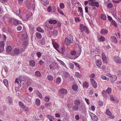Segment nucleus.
Returning a JSON list of instances; mask_svg holds the SVG:
<instances>
[{"label": "nucleus", "mask_w": 121, "mask_h": 121, "mask_svg": "<svg viewBox=\"0 0 121 121\" xmlns=\"http://www.w3.org/2000/svg\"><path fill=\"white\" fill-rule=\"evenodd\" d=\"M82 105L81 104L80 101L76 99L74 101V105L73 106V109L75 111H77L79 109V111L82 112Z\"/></svg>", "instance_id": "1"}, {"label": "nucleus", "mask_w": 121, "mask_h": 121, "mask_svg": "<svg viewBox=\"0 0 121 121\" xmlns=\"http://www.w3.org/2000/svg\"><path fill=\"white\" fill-rule=\"evenodd\" d=\"M73 41V38L72 36L70 35L68 36L65 39V43L67 45H69L70 44L72 43Z\"/></svg>", "instance_id": "2"}, {"label": "nucleus", "mask_w": 121, "mask_h": 121, "mask_svg": "<svg viewBox=\"0 0 121 121\" xmlns=\"http://www.w3.org/2000/svg\"><path fill=\"white\" fill-rule=\"evenodd\" d=\"M70 58L71 59H75L77 58L80 55V53H78L75 50H73L70 52Z\"/></svg>", "instance_id": "3"}, {"label": "nucleus", "mask_w": 121, "mask_h": 121, "mask_svg": "<svg viewBox=\"0 0 121 121\" xmlns=\"http://www.w3.org/2000/svg\"><path fill=\"white\" fill-rule=\"evenodd\" d=\"M80 29L81 30V32H82V30H84L86 33L88 34L89 33V31L86 26L82 24L80 25Z\"/></svg>", "instance_id": "4"}, {"label": "nucleus", "mask_w": 121, "mask_h": 121, "mask_svg": "<svg viewBox=\"0 0 121 121\" xmlns=\"http://www.w3.org/2000/svg\"><path fill=\"white\" fill-rule=\"evenodd\" d=\"M19 106L22 108L24 110L27 111L28 110V107L25 105L22 102L19 101Z\"/></svg>", "instance_id": "5"}, {"label": "nucleus", "mask_w": 121, "mask_h": 121, "mask_svg": "<svg viewBox=\"0 0 121 121\" xmlns=\"http://www.w3.org/2000/svg\"><path fill=\"white\" fill-rule=\"evenodd\" d=\"M44 25L48 28L49 29L51 30L53 28V25L50 23H48L47 22L44 23Z\"/></svg>", "instance_id": "6"}, {"label": "nucleus", "mask_w": 121, "mask_h": 121, "mask_svg": "<svg viewBox=\"0 0 121 121\" xmlns=\"http://www.w3.org/2000/svg\"><path fill=\"white\" fill-rule=\"evenodd\" d=\"M12 50V48L10 46H8L6 48V52L7 54H10L12 55H14V54L11 53Z\"/></svg>", "instance_id": "7"}, {"label": "nucleus", "mask_w": 121, "mask_h": 121, "mask_svg": "<svg viewBox=\"0 0 121 121\" xmlns=\"http://www.w3.org/2000/svg\"><path fill=\"white\" fill-rule=\"evenodd\" d=\"M90 115L93 121H97L98 118L96 115L92 113H91Z\"/></svg>", "instance_id": "8"}, {"label": "nucleus", "mask_w": 121, "mask_h": 121, "mask_svg": "<svg viewBox=\"0 0 121 121\" xmlns=\"http://www.w3.org/2000/svg\"><path fill=\"white\" fill-rule=\"evenodd\" d=\"M97 38L98 41L100 42H103L105 40L104 37L102 35H98L97 36Z\"/></svg>", "instance_id": "9"}, {"label": "nucleus", "mask_w": 121, "mask_h": 121, "mask_svg": "<svg viewBox=\"0 0 121 121\" xmlns=\"http://www.w3.org/2000/svg\"><path fill=\"white\" fill-rule=\"evenodd\" d=\"M113 59L114 61L118 63H121V60L120 58L117 56H115L113 57Z\"/></svg>", "instance_id": "10"}, {"label": "nucleus", "mask_w": 121, "mask_h": 121, "mask_svg": "<svg viewBox=\"0 0 121 121\" xmlns=\"http://www.w3.org/2000/svg\"><path fill=\"white\" fill-rule=\"evenodd\" d=\"M91 84L93 86V87L96 88L97 87V85L96 82L94 79H91L90 80Z\"/></svg>", "instance_id": "11"}, {"label": "nucleus", "mask_w": 121, "mask_h": 121, "mask_svg": "<svg viewBox=\"0 0 121 121\" xmlns=\"http://www.w3.org/2000/svg\"><path fill=\"white\" fill-rule=\"evenodd\" d=\"M52 43L53 46L54 48L60 52V51H58V48H59V45L57 44L54 42L53 40L52 39Z\"/></svg>", "instance_id": "12"}, {"label": "nucleus", "mask_w": 121, "mask_h": 121, "mask_svg": "<svg viewBox=\"0 0 121 121\" xmlns=\"http://www.w3.org/2000/svg\"><path fill=\"white\" fill-rule=\"evenodd\" d=\"M29 13L30 15H29L28 14L24 15V17L23 18V19L25 21H26L28 20V19L30 17V16L31 15V13Z\"/></svg>", "instance_id": "13"}, {"label": "nucleus", "mask_w": 121, "mask_h": 121, "mask_svg": "<svg viewBox=\"0 0 121 121\" xmlns=\"http://www.w3.org/2000/svg\"><path fill=\"white\" fill-rule=\"evenodd\" d=\"M108 31L106 29H102L100 31V33L102 35H105L108 33Z\"/></svg>", "instance_id": "14"}, {"label": "nucleus", "mask_w": 121, "mask_h": 121, "mask_svg": "<svg viewBox=\"0 0 121 121\" xmlns=\"http://www.w3.org/2000/svg\"><path fill=\"white\" fill-rule=\"evenodd\" d=\"M101 56L103 62L105 63H107V61L104 53H102L101 54Z\"/></svg>", "instance_id": "15"}, {"label": "nucleus", "mask_w": 121, "mask_h": 121, "mask_svg": "<svg viewBox=\"0 0 121 121\" xmlns=\"http://www.w3.org/2000/svg\"><path fill=\"white\" fill-rule=\"evenodd\" d=\"M110 40L111 41L115 43H117V41L116 38L114 36H111L110 38Z\"/></svg>", "instance_id": "16"}, {"label": "nucleus", "mask_w": 121, "mask_h": 121, "mask_svg": "<svg viewBox=\"0 0 121 121\" xmlns=\"http://www.w3.org/2000/svg\"><path fill=\"white\" fill-rule=\"evenodd\" d=\"M35 74L36 76L39 77H40L42 76L41 73L39 71H36L35 73Z\"/></svg>", "instance_id": "17"}, {"label": "nucleus", "mask_w": 121, "mask_h": 121, "mask_svg": "<svg viewBox=\"0 0 121 121\" xmlns=\"http://www.w3.org/2000/svg\"><path fill=\"white\" fill-rule=\"evenodd\" d=\"M66 52L65 46L62 47L61 48V54L63 55H65Z\"/></svg>", "instance_id": "18"}, {"label": "nucleus", "mask_w": 121, "mask_h": 121, "mask_svg": "<svg viewBox=\"0 0 121 121\" xmlns=\"http://www.w3.org/2000/svg\"><path fill=\"white\" fill-rule=\"evenodd\" d=\"M96 66L99 67H100L102 65V62L99 60H97L96 61Z\"/></svg>", "instance_id": "19"}, {"label": "nucleus", "mask_w": 121, "mask_h": 121, "mask_svg": "<svg viewBox=\"0 0 121 121\" xmlns=\"http://www.w3.org/2000/svg\"><path fill=\"white\" fill-rule=\"evenodd\" d=\"M117 77L115 75H113L110 77V79L111 81L112 82H114L117 79Z\"/></svg>", "instance_id": "20"}, {"label": "nucleus", "mask_w": 121, "mask_h": 121, "mask_svg": "<svg viewBox=\"0 0 121 121\" xmlns=\"http://www.w3.org/2000/svg\"><path fill=\"white\" fill-rule=\"evenodd\" d=\"M69 75V74L68 72H65L64 73L63 75H62L63 78V79L64 80L65 79L67 78L68 76Z\"/></svg>", "instance_id": "21"}, {"label": "nucleus", "mask_w": 121, "mask_h": 121, "mask_svg": "<svg viewBox=\"0 0 121 121\" xmlns=\"http://www.w3.org/2000/svg\"><path fill=\"white\" fill-rule=\"evenodd\" d=\"M26 7L28 8H30V7H34L35 6V4L34 3L32 4L29 3H28L26 5Z\"/></svg>", "instance_id": "22"}, {"label": "nucleus", "mask_w": 121, "mask_h": 121, "mask_svg": "<svg viewBox=\"0 0 121 121\" xmlns=\"http://www.w3.org/2000/svg\"><path fill=\"white\" fill-rule=\"evenodd\" d=\"M67 93V90L65 89L62 88L61 89V94H65Z\"/></svg>", "instance_id": "23"}, {"label": "nucleus", "mask_w": 121, "mask_h": 121, "mask_svg": "<svg viewBox=\"0 0 121 121\" xmlns=\"http://www.w3.org/2000/svg\"><path fill=\"white\" fill-rule=\"evenodd\" d=\"M27 78H28L26 76H24L23 77L20 76L19 78V79L21 80L24 81L26 80V79H27Z\"/></svg>", "instance_id": "24"}, {"label": "nucleus", "mask_w": 121, "mask_h": 121, "mask_svg": "<svg viewBox=\"0 0 121 121\" xmlns=\"http://www.w3.org/2000/svg\"><path fill=\"white\" fill-rule=\"evenodd\" d=\"M35 36L37 38L39 39H41L42 37L41 34L39 32H37L36 33Z\"/></svg>", "instance_id": "25"}, {"label": "nucleus", "mask_w": 121, "mask_h": 121, "mask_svg": "<svg viewBox=\"0 0 121 121\" xmlns=\"http://www.w3.org/2000/svg\"><path fill=\"white\" fill-rule=\"evenodd\" d=\"M36 30L37 31L39 32L42 33H43L44 32V30L40 27H38L36 28Z\"/></svg>", "instance_id": "26"}, {"label": "nucleus", "mask_w": 121, "mask_h": 121, "mask_svg": "<svg viewBox=\"0 0 121 121\" xmlns=\"http://www.w3.org/2000/svg\"><path fill=\"white\" fill-rule=\"evenodd\" d=\"M48 22L50 23H51L52 24H53L54 25V24L56 23L57 22L55 20L50 19L49 21Z\"/></svg>", "instance_id": "27"}, {"label": "nucleus", "mask_w": 121, "mask_h": 121, "mask_svg": "<svg viewBox=\"0 0 121 121\" xmlns=\"http://www.w3.org/2000/svg\"><path fill=\"white\" fill-rule=\"evenodd\" d=\"M14 54L15 55H18L20 52L19 50L17 48H15L14 50Z\"/></svg>", "instance_id": "28"}, {"label": "nucleus", "mask_w": 121, "mask_h": 121, "mask_svg": "<svg viewBox=\"0 0 121 121\" xmlns=\"http://www.w3.org/2000/svg\"><path fill=\"white\" fill-rule=\"evenodd\" d=\"M47 117L49 119L50 121H53V120H54L53 117L49 115H47Z\"/></svg>", "instance_id": "29"}, {"label": "nucleus", "mask_w": 121, "mask_h": 121, "mask_svg": "<svg viewBox=\"0 0 121 121\" xmlns=\"http://www.w3.org/2000/svg\"><path fill=\"white\" fill-rule=\"evenodd\" d=\"M29 64L31 66L33 67L35 65V63L34 60H32L30 61Z\"/></svg>", "instance_id": "30"}, {"label": "nucleus", "mask_w": 121, "mask_h": 121, "mask_svg": "<svg viewBox=\"0 0 121 121\" xmlns=\"http://www.w3.org/2000/svg\"><path fill=\"white\" fill-rule=\"evenodd\" d=\"M35 103L36 105L39 106L40 105V100L38 98L36 99L35 100Z\"/></svg>", "instance_id": "31"}, {"label": "nucleus", "mask_w": 121, "mask_h": 121, "mask_svg": "<svg viewBox=\"0 0 121 121\" xmlns=\"http://www.w3.org/2000/svg\"><path fill=\"white\" fill-rule=\"evenodd\" d=\"M20 23L19 21L14 19V21L13 22V24L15 25H17L19 24Z\"/></svg>", "instance_id": "32"}, {"label": "nucleus", "mask_w": 121, "mask_h": 121, "mask_svg": "<svg viewBox=\"0 0 121 121\" xmlns=\"http://www.w3.org/2000/svg\"><path fill=\"white\" fill-rule=\"evenodd\" d=\"M72 88L73 90L76 91L78 89V86L76 85H73L72 86Z\"/></svg>", "instance_id": "33"}, {"label": "nucleus", "mask_w": 121, "mask_h": 121, "mask_svg": "<svg viewBox=\"0 0 121 121\" xmlns=\"http://www.w3.org/2000/svg\"><path fill=\"white\" fill-rule=\"evenodd\" d=\"M102 95L104 98H106L107 96L106 92L104 90L102 92Z\"/></svg>", "instance_id": "34"}, {"label": "nucleus", "mask_w": 121, "mask_h": 121, "mask_svg": "<svg viewBox=\"0 0 121 121\" xmlns=\"http://www.w3.org/2000/svg\"><path fill=\"white\" fill-rule=\"evenodd\" d=\"M89 86L88 84L86 82H85L83 83V87L87 88Z\"/></svg>", "instance_id": "35"}, {"label": "nucleus", "mask_w": 121, "mask_h": 121, "mask_svg": "<svg viewBox=\"0 0 121 121\" xmlns=\"http://www.w3.org/2000/svg\"><path fill=\"white\" fill-rule=\"evenodd\" d=\"M7 99L9 103L10 104L12 103V97L10 96H8L7 97Z\"/></svg>", "instance_id": "36"}, {"label": "nucleus", "mask_w": 121, "mask_h": 121, "mask_svg": "<svg viewBox=\"0 0 121 121\" xmlns=\"http://www.w3.org/2000/svg\"><path fill=\"white\" fill-rule=\"evenodd\" d=\"M50 96H46L44 98V100L46 102H48L49 100Z\"/></svg>", "instance_id": "37"}, {"label": "nucleus", "mask_w": 121, "mask_h": 121, "mask_svg": "<svg viewBox=\"0 0 121 121\" xmlns=\"http://www.w3.org/2000/svg\"><path fill=\"white\" fill-rule=\"evenodd\" d=\"M36 94L37 95H38L39 97L40 98H42V95L39 91H36Z\"/></svg>", "instance_id": "38"}, {"label": "nucleus", "mask_w": 121, "mask_h": 121, "mask_svg": "<svg viewBox=\"0 0 121 121\" xmlns=\"http://www.w3.org/2000/svg\"><path fill=\"white\" fill-rule=\"evenodd\" d=\"M27 44L28 43L26 41H24L23 42V44L22 47L24 48H26Z\"/></svg>", "instance_id": "39"}, {"label": "nucleus", "mask_w": 121, "mask_h": 121, "mask_svg": "<svg viewBox=\"0 0 121 121\" xmlns=\"http://www.w3.org/2000/svg\"><path fill=\"white\" fill-rule=\"evenodd\" d=\"M112 24L116 27H117L118 26L116 23L113 20H112L111 22Z\"/></svg>", "instance_id": "40"}, {"label": "nucleus", "mask_w": 121, "mask_h": 121, "mask_svg": "<svg viewBox=\"0 0 121 121\" xmlns=\"http://www.w3.org/2000/svg\"><path fill=\"white\" fill-rule=\"evenodd\" d=\"M3 82L4 85L6 87L8 86V81L7 79H4L3 81Z\"/></svg>", "instance_id": "41"}, {"label": "nucleus", "mask_w": 121, "mask_h": 121, "mask_svg": "<svg viewBox=\"0 0 121 121\" xmlns=\"http://www.w3.org/2000/svg\"><path fill=\"white\" fill-rule=\"evenodd\" d=\"M100 17L104 20H105L106 19V16L105 14H102L101 15Z\"/></svg>", "instance_id": "42"}, {"label": "nucleus", "mask_w": 121, "mask_h": 121, "mask_svg": "<svg viewBox=\"0 0 121 121\" xmlns=\"http://www.w3.org/2000/svg\"><path fill=\"white\" fill-rule=\"evenodd\" d=\"M48 79L50 81H52L53 79V77L51 75H48L47 77Z\"/></svg>", "instance_id": "43"}, {"label": "nucleus", "mask_w": 121, "mask_h": 121, "mask_svg": "<svg viewBox=\"0 0 121 121\" xmlns=\"http://www.w3.org/2000/svg\"><path fill=\"white\" fill-rule=\"evenodd\" d=\"M58 31L56 29H54L53 32V34L55 36L56 35L58 34Z\"/></svg>", "instance_id": "44"}, {"label": "nucleus", "mask_w": 121, "mask_h": 121, "mask_svg": "<svg viewBox=\"0 0 121 121\" xmlns=\"http://www.w3.org/2000/svg\"><path fill=\"white\" fill-rule=\"evenodd\" d=\"M19 80L20 81V83L19 82V85L20 86H22L24 83V81L21 80Z\"/></svg>", "instance_id": "45"}, {"label": "nucleus", "mask_w": 121, "mask_h": 121, "mask_svg": "<svg viewBox=\"0 0 121 121\" xmlns=\"http://www.w3.org/2000/svg\"><path fill=\"white\" fill-rule=\"evenodd\" d=\"M16 13L19 16L22 13V10H21L20 9H18L16 11Z\"/></svg>", "instance_id": "46"}, {"label": "nucleus", "mask_w": 121, "mask_h": 121, "mask_svg": "<svg viewBox=\"0 0 121 121\" xmlns=\"http://www.w3.org/2000/svg\"><path fill=\"white\" fill-rule=\"evenodd\" d=\"M78 11L80 13H82V14H83V10L80 7H78Z\"/></svg>", "instance_id": "47"}, {"label": "nucleus", "mask_w": 121, "mask_h": 121, "mask_svg": "<svg viewBox=\"0 0 121 121\" xmlns=\"http://www.w3.org/2000/svg\"><path fill=\"white\" fill-rule=\"evenodd\" d=\"M106 92L110 94L111 92V89L109 87H108L107 89L106 90Z\"/></svg>", "instance_id": "48"}, {"label": "nucleus", "mask_w": 121, "mask_h": 121, "mask_svg": "<svg viewBox=\"0 0 121 121\" xmlns=\"http://www.w3.org/2000/svg\"><path fill=\"white\" fill-rule=\"evenodd\" d=\"M106 114L110 116L111 114V112L108 109L106 110Z\"/></svg>", "instance_id": "49"}, {"label": "nucleus", "mask_w": 121, "mask_h": 121, "mask_svg": "<svg viewBox=\"0 0 121 121\" xmlns=\"http://www.w3.org/2000/svg\"><path fill=\"white\" fill-rule=\"evenodd\" d=\"M56 82L57 84H59L60 83V77H58L56 79Z\"/></svg>", "instance_id": "50"}, {"label": "nucleus", "mask_w": 121, "mask_h": 121, "mask_svg": "<svg viewBox=\"0 0 121 121\" xmlns=\"http://www.w3.org/2000/svg\"><path fill=\"white\" fill-rule=\"evenodd\" d=\"M75 74V76L78 78H80L81 77V75L78 72H76Z\"/></svg>", "instance_id": "51"}, {"label": "nucleus", "mask_w": 121, "mask_h": 121, "mask_svg": "<svg viewBox=\"0 0 121 121\" xmlns=\"http://www.w3.org/2000/svg\"><path fill=\"white\" fill-rule=\"evenodd\" d=\"M9 22L11 23L13 22V21H14V19L12 18H10L9 19Z\"/></svg>", "instance_id": "52"}, {"label": "nucleus", "mask_w": 121, "mask_h": 121, "mask_svg": "<svg viewBox=\"0 0 121 121\" xmlns=\"http://www.w3.org/2000/svg\"><path fill=\"white\" fill-rule=\"evenodd\" d=\"M95 75L94 73H92L90 76V80L91 79H93L95 77Z\"/></svg>", "instance_id": "53"}, {"label": "nucleus", "mask_w": 121, "mask_h": 121, "mask_svg": "<svg viewBox=\"0 0 121 121\" xmlns=\"http://www.w3.org/2000/svg\"><path fill=\"white\" fill-rule=\"evenodd\" d=\"M52 8L51 6H49L48 8V11L49 12L52 11Z\"/></svg>", "instance_id": "54"}, {"label": "nucleus", "mask_w": 121, "mask_h": 121, "mask_svg": "<svg viewBox=\"0 0 121 121\" xmlns=\"http://www.w3.org/2000/svg\"><path fill=\"white\" fill-rule=\"evenodd\" d=\"M49 1L47 0H46L45 1L43 4L45 6L48 5L49 4Z\"/></svg>", "instance_id": "55"}, {"label": "nucleus", "mask_w": 121, "mask_h": 121, "mask_svg": "<svg viewBox=\"0 0 121 121\" xmlns=\"http://www.w3.org/2000/svg\"><path fill=\"white\" fill-rule=\"evenodd\" d=\"M69 65L70 68L72 69H73L74 68V65L73 64L70 63L69 64Z\"/></svg>", "instance_id": "56"}, {"label": "nucleus", "mask_w": 121, "mask_h": 121, "mask_svg": "<svg viewBox=\"0 0 121 121\" xmlns=\"http://www.w3.org/2000/svg\"><path fill=\"white\" fill-rule=\"evenodd\" d=\"M36 54L37 55L38 58L40 57L42 55L41 53L40 52H37Z\"/></svg>", "instance_id": "57"}, {"label": "nucleus", "mask_w": 121, "mask_h": 121, "mask_svg": "<svg viewBox=\"0 0 121 121\" xmlns=\"http://www.w3.org/2000/svg\"><path fill=\"white\" fill-rule=\"evenodd\" d=\"M4 41H2L0 42V47H4Z\"/></svg>", "instance_id": "58"}, {"label": "nucleus", "mask_w": 121, "mask_h": 121, "mask_svg": "<svg viewBox=\"0 0 121 121\" xmlns=\"http://www.w3.org/2000/svg\"><path fill=\"white\" fill-rule=\"evenodd\" d=\"M107 6L109 8H111L112 7V3H109L108 4Z\"/></svg>", "instance_id": "59"}, {"label": "nucleus", "mask_w": 121, "mask_h": 121, "mask_svg": "<svg viewBox=\"0 0 121 121\" xmlns=\"http://www.w3.org/2000/svg\"><path fill=\"white\" fill-rule=\"evenodd\" d=\"M72 106V103H68L67 104V107L68 108H70Z\"/></svg>", "instance_id": "60"}, {"label": "nucleus", "mask_w": 121, "mask_h": 121, "mask_svg": "<svg viewBox=\"0 0 121 121\" xmlns=\"http://www.w3.org/2000/svg\"><path fill=\"white\" fill-rule=\"evenodd\" d=\"M24 0H17L18 2V3L20 5L22 4Z\"/></svg>", "instance_id": "61"}, {"label": "nucleus", "mask_w": 121, "mask_h": 121, "mask_svg": "<svg viewBox=\"0 0 121 121\" xmlns=\"http://www.w3.org/2000/svg\"><path fill=\"white\" fill-rule=\"evenodd\" d=\"M40 65H43L44 63V61H43L41 60H40L39 61L38 63Z\"/></svg>", "instance_id": "62"}, {"label": "nucleus", "mask_w": 121, "mask_h": 121, "mask_svg": "<svg viewBox=\"0 0 121 121\" xmlns=\"http://www.w3.org/2000/svg\"><path fill=\"white\" fill-rule=\"evenodd\" d=\"M22 29V27L20 25H18L17 27V30L18 31H20Z\"/></svg>", "instance_id": "63"}, {"label": "nucleus", "mask_w": 121, "mask_h": 121, "mask_svg": "<svg viewBox=\"0 0 121 121\" xmlns=\"http://www.w3.org/2000/svg\"><path fill=\"white\" fill-rule=\"evenodd\" d=\"M56 7L54 6H53L52 7V12L53 13H55V12L56 11Z\"/></svg>", "instance_id": "64"}]
</instances>
